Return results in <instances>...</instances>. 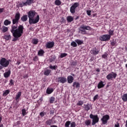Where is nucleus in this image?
Instances as JSON below:
<instances>
[{
  "instance_id": "1",
  "label": "nucleus",
  "mask_w": 127,
  "mask_h": 127,
  "mask_svg": "<svg viewBox=\"0 0 127 127\" xmlns=\"http://www.w3.org/2000/svg\"><path fill=\"white\" fill-rule=\"evenodd\" d=\"M23 26L20 25L18 28L17 25H12L11 32L13 36L14 37L12 39V41H17V40L22 35L23 33Z\"/></svg>"
},
{
  "instance_id": "2",
  "label": "nucleus",
  "mask_w": 127,
  "mask_h": 127,
  "mask_svg": "<svg viewBox=\"0 0 127 127\" xmlns=\"http://www.w3.org/2000/svg\"><path fill=\"white\" fill-rule=\"evenodd\" d=\"M91 27L85 25H81L78 30L82 34H86V30H91Z\"/></svg>"
},
{
  "instance_id": "3",
  "label": "nucleus",
  "mask_w": 127,
  "mask_h": 127,
  "mask_svg": "<svg viewBox=\"0 0 127 127\" xmlns=\"http://www.w3.org/2000/svg\"><path fill=\"white\" fill-rule=\"evenodd\" d=\"M0 65L2 67H6L9 65V61L6 59L3 58L0 60Z\"/></svg>"
},
{
  "instance_id": "4",
  "label": "nucleus",
  "mask_w": 127,
  "mask_h": 127,
  "mask_svg": "<svg viewBox=\"0 0 127 127\" xmlns=\"http://www.w3.org/2000/svg\"><path fill=\"white\" fill-rule=\"evenodd\" d=\"M89 117L90 119H92V126H95L97 123H99V117H98V115H93V114H91Z\"/></svg>"
},
{
  "instance_id": "5",
  "label": "nucleus",
  "mask_w": 127,
  "mask_h": 127,
  "mask_svg": "<svg viewBox=\"0 0 127 127\" xmlns=\"http://www.w3.org/2000/svg\"><path fill=\"white\" fill-rule=\"evenodd\" d=\"M40 18L39 15H38L35 18H31V19H29V24H36L39 21Z\"/></svg>"
},
{
  "instance_id": "6",
  "label": "nucleus",
  "mask_w": 127,
  "mask_h": 127,
  "mask_svg": "<svg viewBox=\"0 0 127 127\" xmlns=\"http://www.w3.org/2000/svg\"><path fill=\"white\" fill-rule=\"evenodd\" d=\"M20 18V13H17L15 14V18L12 20V25H14V24H17L18 23V21H19V19Z\"/></svg>"
},
{
  "instance_id": "7",
  "label": "nucleus",
  "mask_w": 127,
  "mask_h": 127,
  "mask_svg": "<svg viewBox=\"0 0 127 127\" xmlns=\"http://www.w3.org/2000/svg\"><path fill=\"white\" fill-rule=\"evenodd\" d=\"M79 6V2H75L70 8L71 13H75L76 12V8Z\"/></svg>"
},
{
  "instance_id": "8",
  "label": "nucleus",
  "mask_w": 127,
  "mask_h": 127,
  "mask_svg": "<svg viewBox=\"0 0 127 127\" xmlns=\"http://www.w3.org/2000/svg\"><path fill=\"white\" fill-rule=\"evenodd\" d=\"M109 120H110V116H109V115H106L103 116L101 121L103 125H106V124H108V121H109Z\"/></svg>"
},
{
  "instance_id": "9",
  "label": "nucleus",
  "mask_w": 127,
  "mask_h": 127,
  "mask_svg": "<svg viewBox=\"0 0 127 127\" xmlns=\"http://www.w3.org/2000/svg\"><path fill=\"white\" fill-rule=\"evenodd\" d=\"M110 39H111V38L109 34L102 35L100 38V40H101V41H108Z\"/></svg>"
},
{
  "instance_id": "10",
  "label": "nucleus",
  "mask_w": 127,
  "mask_h": 127,
  "mask_svg": "<svg viewBox=\"0 0 127 127\" xmlns=\"http://www.w3.org/2000/svg\"><path fill=\"white\" fill-rule=\"evenodd\" d=\"M117 77V73L112 72L109 73L107 76L106 78L108 80H112V79H116Z\"/></svg>"
},
{
  "instance_id": "11",
  "label": "nucleus",
  "mask_w": 127,
  "mask_h": 127,
  "mask_svg": "<svg viewBox=\"0 0 127 127\" xmlns=\"http://www.w3.org/2000/svg\"><path fill=\"white\" fill-rule=\"evenodd\" d=\"M58 80L59 83H62V84H64V83H66V82H67V79L66 77L63 76L59 77Z\"/></svg>"
},
{
  "instance_id": "12",
  "label": "nucleus",
  "mask_w": 127,
  "mask_h": 127,
  "mask_svg": "<svg viewBox=\"0 0 127 127\" xmlns=\"http://www.w3.org/2000/svg\"><path fill=\"white\" fill-rule=\"evenodd\" d=\"M35 11H30L28 13V16L29 17V19H30L31 18H34V17L35 16Z\"/></svg>"
},
{
  "instance_id": "13",
  "label": "nucleus",
  "mask_w": 127,
  "mask_h": 127,
  "mask_svg": "<svg viewBox=\"0 0 127 127\" xmlns=\"http://www.w3.org/2000/svg\"><path fill=\"white\" fill-rule=\"evenodd\" d=\"M34 0H27L25 2H22V6H24L26 5H30L32 2H33Z\"/></svg>"
},
{
  "instance_id": "14",
  "label": "nucleus",
  "mask_w": 127,
  "mask_h": 127,
  "mask_svg": "<svg viewBox=\"0 0 127 127\" xmlns=\"http://www.w3.org/2000/svg\"><path fill=\"white\" fill-rule=\"evenodd\" d=\"M53 46H54V42H48L46 44V47H47V48H52Z\"/></svg>"
},
{
  "instance_id": "15",
  "label": "nucleus",
  "mask_w": 127,
  "mask_h": 127,
  "mask_svg": "<svg viewBox=\"0 0 127 127\" xmlns=\"http://www.w3.org/2000/svg\"><path fill=\"white\" fill-rule=\"evenodd\" d=\"M11 73V71H10V70H9L7 71H5L3 73V76L4 77V78H8L10 76V74Z\"/></svg>"
},
{
  "instance_id": "16",
  "label": "nucleus",
  "mask_w": 127,
  "mask_h": 127,
  "mask_svg": "<svg viewBox=\"0 0 127 127\" xmlns=\"http://www.w3.org/2000/svg\"><path fill=\"white\" fill-rule=\"evenodd\" d=\"M74 81V77L71 75H69L67 77V82L68 84H72Z\"/></svg>"
},
{
  "instance_id": "17",
  "label": "nucleus",
  "mask_w": 127,
  "mask_h": 127,
  "mask_svg": "<svg viewBox=\"0 0 127 127\" xmlns=\"http://www.w3.org/2000/svg\"><path fill=\"white\" fill-rule=\"evenodd\" d=\"M106 84L105 82H103V81H101L98 84L97 87L98 89H101V88H103L105 86Z\"/></svg>"
},
{
  "instance_id": "18",
  "label": "nucleus",
  "mask_w": 127,
  "mask_h": 127,
  "mask_svg": "<svg viewBox=\"0 0 127 127\" xmlns=\"http://www.w3.org/2000/svg\"><path fill=\"white\" fill-rule=\"evenodd\" d=\"M82 107L84 108L85 111H89V110L91 109V105H90L89 104H84Z\"/></svg>"
},
{
  "instance_id": "19",
  "label": "nucleus",
  "mask_w": 127,
  "mask_h": 127,
  "mask_svg": "<svg viewBox=\"0 0 127 127\" xmlns=\"http://www.w3.org/2000/svg\"><path fill=\"white\" fill-rule=\"evenodd\" d=\"M66 20L67 22H72L74 20V17L71 16H68L66 17Z\"/></svg>"
},
{
  "instance_id": "20",
  "label": "nucleus",
  "mask_w": 127,
  "mask_h": 127,
  "mask_svg": "<svg viewBox=\"0 0 127 127\" xmlns=\"http://www.w3.org/2000/svg\"><path fill=\"white\" fill-rule=\"evenodd\" d=\"M73 87H75L76 88H80V83L77 81L74 82Z\"/></svg>"
},
{
  "instance_id": "21",
  "label": "nucleus",
  "mask_w": 127,
  "mask_h": 127,
  "mask_svg": "<svg viewBox=\"0 0 127 127\" xmlns=\"http://www.w3.org/2000/svg\"><path fill=\"white\" fill-rule=\"evenodd\" d=\"M27 19H28L27 15H24L21 18V20L22 21H23L24 22L26 21V20H27Z\"/></svg>"
},
{
  "instance_id": "22",
  "label": "nucleus",
  "mask_w": 127,
  "mask_h": 127,
  "mask_svg": "<svg viewBox=\"0 0 127 127\" xmlns=\"http://www.w3.org/2000/svg\"><path fill=\"white\" fill-rule=\"evenodd\" d=\"M122 99L124 102H127V93L124 94L122 96Z\"/></svg>"
},
{
  "instance_id": "23",
  "label": "nucleus",
  "mask_w": 127,
  "mask_h": 127,
  "mask_svg": "<svg viewBox=\"0 0 127 127\" xmlns=\"http://www.w3.org/2000/svg\"><path fill=\"white\" fill-rule=\"evenodd\" d=\"M50 73H51V70L47 69L44 71V75L45 76H49V74H50Z\"/></svg>"
},
{
  "instance_id": "24",
  "label": "nucleus",
  "mask_w": 127,
  "mask_h": 127,
  "mask_svg": "<svg viewBox=\"0 0 127 127\" xmlns=\"http://www.w3.org/2000/svg\"><path fill=\"white\" fill-rule=\"evenodd\" d=\"M11 39V36L10 35H6L4 36V39L5 40H10Z\"/></svg>"
},
{
  "instance_id": "25",
  "label": "nucleus",
  "mask_w": 127,
  "mask_h": 127,
  "mask_svg": "<svg viewBox=\"0 0 127 127\" xmlns=\"http://www.w3.org/2000/svg\"><path fill=\"white\" fill-rule=\"evenodd\" d=\"M75 42L77 43L78 45H82L83 44V42L82 40H80L79 39H76L75 40Z\"/></svg>"
},
{
  "instance_id": "26",
  "label": "nucleus",
  "mask_w": 127,
  "mask_h": 127,
  "mask_svg": "<svg viewBox=\"0 0 127 127\" xmlns=\"http://www.w3.org/2000/svg\"><path fill=\"white\" fill-rule=\"evenodd\" d=\"M20 96H21V92H18L15 97L16 101H17V100H18V99H19V98H20Z\"/></svg>"
},
{
  "instance_id": "27",
  "label": "nucleus",
  "mask_w": 127,
  "mask_h": 127,
  "mask_svg": "<svg viewBox=\"0 0 127 127\" xmlns=\"http://www.w3.org/2000/svg\"><path fill=\"white\" fill-rule=\"evenodd\" d=\"M91 52L94 55H97V54H99V51L96 50H93L91 51Z\"/></svg>"
},
{
  "instance_id": "28",
  "label": "nucleus",
  "mask_w": 127,
  "mask_h": 127,
  "mask_svg": "<svg viewBox=\"0 0 127 127\" xmlns=\"http://www.w3.org/2000/svg\"><path fill=\"white\" fill-rule=\"evenodd\" d=\"M53 121V119H50V120L47 121H46V124L48 126H51V124H52Z\"/></svg>"
},
{
  "instance_id": "29",
  "label": "nucleus",
  "mask_w": 127,
  "mask_h": 127,
  "mask_svg": "<svg viewBox=\"0 0 127 127\" xmlns=\"http://www.w3.org/2000/svg\"><path fill=\"white\" fill-rule=\"evenodd\" d=\"M11 23V22L7 19L5 20L4 21V25H8L9 24H10Z\"/></svg>"
},
{
  "instance_id": "30",
  "label": "nucleus",
  "mask_w": 127,
  "mask_h": 127,
  "mask_svg": "<svg viewBox=\"0 0 127 127\" xmlns=\"http://www.w3.org/2000/svg\"><path fill=\"white\" fill-rule=\"evenodd\" d=\"M44 54V51L42 50L39 51L38 53V55H39V56H43Z\"/></svg>"
},
{
  "instance_id": "31",
  "label": "nucleus",
  "mask_w": 127,
  "mask_h": 127,
  "mask_svg": "<svg viewBox=\"0 0 127 127\" xmlns=\"http://www.w3.org/2000/svg\"><path fill=\"white\" fill-rule=\"evenodd\" d=\"M7 30H8V29L7 28V27H6L4 26H2V31L3 32V33L6 32V31H7Z\"/></svg>"
},
{
  "instance_id": "32",
  "label": "nucleus",
  "mask_w": 127,
  "mask_h": 127,
  "mask_svg": "<svg viewBox=\"0 0 127 127\" xmlns=\"http://www.w3.org/2000/svg\"><path fill=\"white\" fill-rule=\"evenodd\" d=\"M108 35L110 36V37L111 38V36H113V35H114V30H109L108 31Z\"/></svg>"
},
{
  "instance_id": "33",
  "label": "nucleus",
  "mask_w": 127,
  "mask_h": 127,
  "mask_svg": "<svg viewBox=\"0 0 127 127\" xmlns=\"http://www.w3.org/2000/svg\"><path fill=\"white\" fill-rule=\"evenodd\" d=\"M32 43L33 44H35V45H36V44H37V43H38V39H33L32 41Z\"/></svg>"
},
{
  "instance_id": "34",
  "label": "nucleus",
  "mask_w": 127,
  "mask_h": 127,
  "mask_svg": "<svg viewBox=\"0 0 127 127\" xmlns=\"http://www.w3.org/2000/svg\"><path fill=\"white\" fill-rule=\"evenodd\" d=\"M91 121L90 120H87L85 121V124L86 126H90L91 125Z\"/></svg>"
},
{
  "instance_id": "35",
  "label": "nucleus",
  "mask_w": 127,
  "mask_h": 127,
  "mask_svg": "<svg viewBox=\"0 0 127 127\" xmlns=\"http://www.w3.org/2000/svg\"><path fill=\"white\" fill-rule=\"evenodd\" d=\"M56 59V57L55 56H52L50 57V62H52L53 61H54Z\"/></svg>"
},
{
  "instance_id": "36",
  "label": "nucleus",
  "mask_w": 127,
  "mask_h": 127,
  "mask_svg": "<svg viewBox=\"0 0 127 127\" xmlns=\"http://www.w3.org/2000/svg\"><path fill=\"white\" fill-rule=\"evenodd\" d=\"M53 92V88H47V94H51Z\"/></svg>"
},
{
  "instance_id": "37",
  "label": "nucleus",
  "mask_w": 127,
  "mask_h": 127,
  "mask_svg": "<svg viewBox=\"0 0 127 127\" xmlns=\"http://www.w3.org/2000/svg\"><path fill=\"white\" fill-rule=\"evenodd\" d=\"M9 92H10L9 91V90H6L3 92V96H7V95H8V94H9Z\"/></svg>"
},
{
  "instance_id": "38",
  "label": "nucleus",
  "mask_w": 127,
  "mask_h": 127,
  "mask_svg": "<svg viewBox=\"0 0 127 127\" xmlns=\"http://www.w3.org/2000/svg\"><path fill=\"white\" fill-rule=\"evenodd\" d=\"M70 125H71V122L70 121H67L65 124L64 127H70Z\"/></svg>"
},
{
  "instance_id": "39",
  "label": "nucleus",
  "mask_w": 127,
  "mask_h": 127,
  "mask_svg": "<svg viewBox=\"0 0 127 127\" xmlns=\"http://www.w3.org/2000/svg\"><path fill=\"white\" fill-rule=\"evenodd\" d=\"M55 3L56 5H60V4H61V1L60 0H56Z\"/></svg>"
},
{
  "instance_id": "40",
  "label": "nucleus",
  "mask_w": 127,
  "mask_h": 127,
  "mask_svg": "<svg viewBox=\"0 0 127 127\" xmlns=\"http://www.w3.org/2000/svg\"><path fill=\"white\" fill-rule=\"evenodd\" d=\"M27 114V113H26V110H25V109H22V115L23 117H24V116H26V115Z\"/></svg>"
},
{
  "instance_id": "41",
  "label": "nucleus",
  "mask_w": 127,
  "mask_h": 127,
  "mask_svg": "<svg viewBox=\"0 0 127 127\" xmlns=\"http://www.w3.org/2000/svg\"><path fill=\"white\" fill-rule=\"evenodd\" d=\"M70 45L72 46V47H77V43L74 41L71 43Z\"/></svg>"
},
{
  "instance_id": "42",
  "label": "nucleus",
  "mask_w": 127,
  "mask_h": 127,
  "mask_svg": "<svg viewBox=\"0 0 127 127\" xmlns=\"http://www.w3.org/2000/svg\"><path fill=\"white\" fill-rule=\"evenodd\" d=\"M54 101H55V98L53 97H51L50 98V103H51V104H52L53 103H54Z\"/></svg>"
},
{
  "instance_id": "43",
  "label": "nucleus",
  "mask_w": 127,
  "mask_h": 127,
  "mask_svg": "<svg viewBox=\"0 0 127 127\" xmlns=\"http://www.w3.org/2000/svg\"><path fill=\"white\" fill-rule=\"evenodd\" d=\"M117 44V41L113 40L112 42L111 43L112 46H115Z\"/></svg>"
},
{
  "instance_id": "44",
  "label": "nucleus",
  "mask_w": 127,
  "mask_h": 127,
  "mask_svg": "<svg viewBox=\"0 0 127 127\" xmlns=\"http://www.w3.org/2000/svg\"><path fill=\"white\" fill-rule=\"evenodd\" d=\"M108 54L107 53H105L104 54L102 55V57L104 59H107V58H108Z\"/></svg>"
},
{
  "instance_id": "45",
  "label": "nucleus",
  "mask_w": 127,
  "mask_h": 127,
  "mask_svg": "<svg viewBox=\"0 0 127 127\" xmlns=\"http://www.w3.org/2000/svg\"><path fill=\"white\" fill-rule=\"evenodd\" d=\"M83 104H84V102L82 100H80L77 103V106H82Z\"/></svg>"
},
{
  "instance_id": "46",
  "label": "nucleus",
  "mask_w": 127,
  "mask_h": 127,
  "mask_svg": "<svg viewBox=\"0 0 127 127\" xmlns=\"http://www.w3.org/2000/svg\"><path fill=\"white\" fill-rule=\"evenodd\" d=\"M9 85H10V86H12L13 85H14V81H13V79H10L9 81Z\"/></svg>"
},
{
  "instance_id": "47",
  "label": "nucleus",
  "mask_w": 127,
  "mask_h": 127,
  "mask_svg": "<svg viewBox=\"0 0 127 127\" xmlns=\"http://www.w3.org/2000/svg\"><path fill=\"white\" fill-rule=\"evenodd\" d=\"M56 67H57V66H56V65H55V66L50 65L49 66L50 69H52V70H56Z\"/></svg>"
},
{
  "instance_id": "48",
  "label": "nucleus",
  "mask_w": 127,
  "mask_h": 127,
  "mask_svg": "<svg viewBox=\"0 0 127 127\" xmlns=\"http://www.w3.org/2000/svg\"><path fill=\"white\" fill-rule=\"evenodd\" d=\"M70 127H76V123L74 122H70Z\"/></svg>"
},
{
  "instance_id": "49",
  "label": "nucleus",
  "mask_w": 127,
  "mask_h": 127,
  "mask_svg": "<svg viewBox=\"0 0 127 127\" xmlns=\"http://www.w3.org/2000/svg\"><path fill=\"white\" fill-rule=\"evenodd\" d=\"M66 55H67V54L66 53H62L61 54L60 57L61 58H63V57H66Z\"/></svg>"
},
{
  "instance_id": "50",
  "label": "nucleus",
  "mask_w": 127,
  "mask_h": 127,
  "mask_svg": "<svg viewBox=\"0 0 127 127\" xmlns=\"http://www.w3.org/2000/svg\"><path fill=\"white\" fill-rule=\"evenodd\" d=\"M99 98V95L97 94L93 97V100L95 101Z\"/></svg>"
},
{
  "instance_id": "51",
  "label": "nucleus",
  "mask_w": 127,
  "mask_h": 127,
  "mask_svg": "<svg viewBox=\"0 0 127 127\" xmlns=\"http://www.w3.org/2000/svg\"><path fill=\"white\" fill-rule=\"evenodd\" d=\"M72 66H76L77 65V62H72L71 64Z\"/></svg>"
},
{
  "instance_id": "52",
  "label": "nucleus",
  "mask_w": 127,
  "mask_h": 127,
  "mask_svg": "<svg viewBox=\"0 0 127 127\" xmlns=\"http://www.w3.org/2000/svg\"><path fill=\"white\" fill-rule=\"evenodd\" d=\"M33 61H35V62L38 61V57L37 56H35L34 58H33Z\"/></svg>"
},
{
  "instance_id": "53",
  "label": "nucleus",
  "mask_w": 127,
  "mask_h": 127,
  "mask_svg": "<svg viewBox=\"0 0 127 127\" xmlns=\"http://www.w3.org/2000/svg\"><path fill=\"white\" fill-rule=\"evenodd\" d=\"M45 115H46V114L44 112H41L40 113V116H41V117H44V116H45Z\"/></svg>"
},
{
  "instance_id": "54",
  "label": "nucleus",
  "mask_w": 127,
  "mask_h": 127,
  "mask_svg": "<svg viewBox=\"0 0 127 127\" xmlns=\"http://www.w3.org/2000/svg\"><path fill=\"white\" fill-rule=\"evenodd\" d=\"M114 127H120V123L117 122L115 125Z\"/></svg>"
},
{
  "instance_id": "55",
  "label": "nucleus",
  "mask_w": 127,
  "mask_h": 127,
  "mask_svg": "<svg viewBox=\"0 0 127 127\" xmlns=\"http://www.w3.org/2000/svg\"><path fill=\"white\" fill-rule=\"evenodd\" d=\"M87 12V14H88V15H91V10H87L86 11Z\"/></svg>"
},
{
  "instance_id": "56",
  "label": "nucleus",
  "mask_w": 127,
  "mask_h": 127,
  "mask_svg": "<svg viewBox=\"0 0 127 127\" xmlns=\"http://www.w3.org/2000/svg\"><path fill=\"white\" fill-rule=\"evenodd\" d=\"M2 120V118H1V117H0V123H1ZM3 127V125H2V124L0 126V127Z\"/></svg>"
},
{
  "instance_id": "57",
  "label": "nucleus",
  "mask_w": 127,
  "mask_h": 127,
  "mask_svg": "<svg viewBox=\"0 0 127 127\" xmlns=\"http://www.w3.org/2000/svg\"><path fill=\"white\" fill-rule=\"evenodd\" d=\"M3 10H4V9L3 8H0V13H1V12H3Z\"/></svg>"
},
{
  "instance_id": "58",
  "label": "nucleus",
  "mask_w": 127,
  "mask_h": 127,
  "mask_svg": "<svg viewBox=\"0 0 127 127\" xmlns=\"http://www.w3.org/2000/svg\"><path fill=\"white\" fill-rule=\"evenodd\" d=\"M20 64V62L17 61L16 63V65H19Z\"/></svg>"
},
{
  "instance_id": "59",
  "label": "nucleus",
  "mask_w": 127,
  "mask_h": 127,
  "mask_svg": "<svg viewBox=\"0 0 127 127\" xmlns=\"http://www.w3.org/2000/svg\"><path fill=\"white\" fill-rule=\"evenodd\" d=\"M51 127H58L56 125H52L51 126Z\"/></svg>"
},
{
  "instance_id": "60",
  "label": "nucleus",
  "mask_w": 127,
  "mask_h": 127,
  "mask_svg": "<svg viewBox=\"0 0 127 127\" xmlns=\"http://www.w3.org/2000/svg\"><path fill=\"white\" fill-rule=\"evenodd\" d=\"M96 71H97V72H100V69H99V68H97V69H96Z\"/></svg>"
},
{
  "instance_id": "61",
  "label": "nucleus",
  "mask_w": 127,
  "mask_h": 127,
  "mask_svg": "<svg viewBox=\"0 0 127 127\" xmlns=\"http://www.w3.org/2000/svg\"><path fill=\"white\" fill-rule=\"evenodd\" d=\"M72 76H75V74L74 73L71 74Z\"/></svg>"
}]
</instances>
